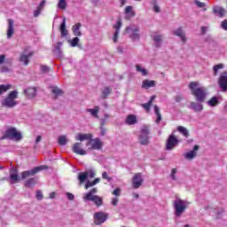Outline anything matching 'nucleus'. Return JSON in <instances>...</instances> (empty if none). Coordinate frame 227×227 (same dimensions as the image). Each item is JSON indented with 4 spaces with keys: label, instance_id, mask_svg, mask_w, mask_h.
<instances>
[{
    "label": "nucleus",
    "instance_id": "nucleus-1",
    "mask_svg": "<svg viewBox=\"0 0 227 227\" xmlns=\"http://www.w3.org/2000/svg\"><path fill=\"white\" fill-rule=\"evenodd\" d=\"M199 83L197 82H192L189 85L192 90V95L195 97L197 102H205L207 98V89L205 87H198Z\"/></svg>",
    "mask_w": 227,
    "mask_h": 227
},
{
    "label": "nucleus",
    "instance_id": "nucleus-2",
    "mask_svg": "<svg viewBox=\"0 0 227 227\" xmlns=\"http://www.w3.org/2000/svg\"><path fill=\"white\" fill-rule=\"evenodd\" d=\"M97 192H98V189L92 188L89 192L83 194V201H92L96 207H102L104 205V198L96 195Z\"/></svg>",
    "mask_w": 227,
    "mask_h": 227
},
{
    "label": "nucleus",
    "instance_id": "nucleus-3",
    "mask_svg": "<svg viewBox=\"0 0 227 227\" xmlns=\"http://www.w3.org/2000/svg\"><path fill=\"white\" fill-rule=\"evenodd\" d=\"M150 134L151 129L150 126L144 125L140 128V131L138 134V143L142 146H148L150 145Z\"/></svg>",
    "mask_w": 227,
    "mask_h": 227
},
{
    "label": "nucleus",
    "instance_id": "nucleus-4",
    "mask_svg": "<svg viewBox=\"0 0 227 227\" xmlns=\"http://www.w3.org/2000/svg\"><path fill=\"white\" fill-rule=\"evenodd\" d=\"M19 98V92L17 90L11 91L7 97L2 100L1 104L3 107H8L9 109H12L15 107V106H18L19 101L15 100Z\"/></svg>",
    "mask_w": 227,
    "mask_h": 227
},
{
    "label": "nucleus",
    "instance_id": "nucleus-5",
    "mask_svg": "<svg viewBox=\"0 0 227 227\" xmlns=\"http://www.w3.org/2000/svg\"><path fill=\"white\" fill-rule=\"evenodd\" d=\"M2 140L11 139L12 141H21L22 133L17 130V128L8 127L4 133V136L1 137Z\"/></svg>",
    "mask_w": 227,
    "mask_h": 227
},
{
    "label": "nucleus",
    "instance_id": "nucleus-6",
    "mask_svg": "<svg viewBox=\"0 0 227 227\" xmlns=\"http://www.w3.org/2000/svg\"><path fill=\"white\" fill-rule=\"evenodd\" d=\"M174 208H175V214L176 215V217H180L182 215V214L184 212H185V210H187V208L189 207V205H191V203H189V201L187 200H183L181 199H176L174 200Z\"/></svg>",
    "mask_w": 227,
    "mask_h": 227
},
{
    "label": "nucleus",
    "instance_id": "nucleus-7",
    "mask_svg": "<svg viewBox=\"0 0 227 227\" xmlns=\"http://www.w3.org/2000/svg\"><path fill=\"white\" fill-rule=\"evenodd\" d=\"M125 34L128 35L133 42H137L140 38L139 27H137V25H130L126 27Z\"/></svg>",
    "mask_w": 227,
    "mask_h": 227
},
{
    "label": "nucleus",
    "instance_id": "nucleus-8",
    "mask_svg": "<svg viewBox=\"0 0 227 227\" xmlns=\"http://www.w3.org/2000/svg\"><path fill=\"white\" fill-rule=\"evenodd\" d=\"M49 168L45 165H42L39 167H35V168L31 170H26L21 172V177L20 180H26V178H28V176H35L36 173H40V171H43L45 169H48Z\"/></svg>",
    "mask_w": 227,
    "mask_h": 227
},
{
    "label": "nucleus",
    "instance_id": "nucleus-9",
    "mask_svg": "<svg viewBox=\"0 0 227 227\" xmlns=\"http://www.w3.org/2000/svg\"><path fill=\"white\" fill-rule=\"evenodd\" d=\"M108 217L109 215L107 213L96 212L94 214V223L97 224V226H100V224H104V223L107 221Z\"/></svg>",
    "mask_w": 227,
    "mask_h": 227
},
{
    "label": "nucleus",
    "instance_id": "nucleus-10",
    "mask_svg": "<svg viewBox=\"0 0 227 227\" xmlns=\"http://www.w3.org/2000/svg\"><path fill=\"white\" fill-rule=\"evenodd\" d=\"M90 145L89 150H100L104 146V143H102L100 138H90V141L86 144V146Z\"/></svg>",
    "mask_w": 227,
    "mask_h": 227
},
{
    "label": "nucleus",
    "instance_id": "nucleus-11",
    "mask_svg": "<svg viewBox=\"0 0 227 227\" xmlns=\"http://www.w3.org/2000/svg\"><path fill=\"white\" fill-rule=\"evenodd\" d=\"M178 143H180V140H178V138H176L175 135H170L166 143V150H173V148L178 146Z\"/></svg>",
    "mask_w": 227,
    "mask_h": 227
},
{
    "label": "nucleus",
    "instance_id": "nucleus-12",
    "mask_svg": "<svg viewBox=\"0 0 227 227\" xmlns=\"http://www.w3.org/2000/svg\"><path fill=\"white\" fill-rule=\"evenodd\" d=\"M143 182H145L143 175H141V173L135 174L132 178L133 189H139V187L143 185Z\"/></svg>",
    "mask_w": 227,
    "mask_h": 227
},
{
    "label": "nucleus",
    "instance_id": "nucleus-13",
    "mask_svg": "<svg viewBox=\"0 0 227 227\" xmlns=\"http://www.w3.org/2000/svg\"><path fill=\"white\" fill-rule=\"evenodd\" d=\"M218 84L222 91H227V71L221 74L218 79Z\"/></svg>",
    "mask_w": 227,
    "mask_h": 227
},
{
    "label": "nucleus",
    "instance_id": "nucleus-14",
    "mask_svg": "<svg viewBox=\"0 0 227 227\" xmlns=\"http://www.w3.org/2000/svg\"><path fill=\"white\" fill-rule=\"evenodd\" d=\"M172 33L175 36H178L183 43H187V35L182 27L173 30Z\"/></svg>",
    "mask_w": 227,
    "mask_h": 227
},
{
    "label": "nucleus",
    "instance_id": "nucleus-15",
    "mask_svg": "<svg viewBox=\"0 0 227 227\" xmlns=\"http://www.w3.org/2000/svg\"><path fill=\"white\" fill-rule=\"evenodd\" d=\"M72 150L74 153H76V155H86L88 153L82 149V143H74Z\"/></svg>",
    "mask_w": 227,
    "mask_h": 227
},
{
    "label": "nucleus",
    "instance_id": "nucleus-16",
    "mask_svg": "<svg viewBox=\"0 0 227 227\" xmlns=\"http://www.w3.org/2000/svg\"><path fill=\"white\" fill-rule=\"evenodd\" d=\"M121 20H117V22L114 25V28L115 29V32L114 34V43H116L118 42V36H120V29H121Z\"/></svg>",
    "mask_w": 227,
    "mask_h": 227
},
{
    "label": "nucleus",
    "instance_id": "nucleus-17",
    "mask_svg": "<svg viewBox=\"0 0 227 227\" xmlns=\"http://www.w3.org/2000/svg\"><path fill=\"white\" fill-rule=\"evenodd\" d=\"M198 150H200V146L194 145L193 150L184 153V159L192 160V159H195L196 155H198Z\"/></svg>",
    "mask_w": 227,
    "mask_h": 227
},
{
    "label": "nucleus",
    "instance_id": "nucleus-18",
    "mask_svg": "<svg viewBox=\"0 0 227 227\" xmlns=\"http://www.w3.org/2000/svg\"><path fill=\"white\" fill-rule=\"evenodd\" d=\"M59 31L61 38H65V36L68 35V30H67V18L65 17L63 18L62 23L60 24Z\"/></svg>",
    "mask_w": 227,
    "mask_h": 227
},
{
    "label": "nucleus",
    "instance_id": "nucleus-19",
    "mask_svg": "<svg viewBox=\"0 0 227 227\" xmlns=\"http://www.w3.org/2000/svg\"><path fill=\"white\" fill-rule=\"evenodd\" d=\"M202 102H190V109H192V111H194L195 113H201V111H203V104H201Z\"/></svg>",
    "mask_w": 227,
    "mask_h": 227
},
{
    "label": "nucleus",
    "instance_id": "nucleus-20",
    "mask_svg": "<svg viewBox=\"0 0 227 227\" xmlns=\"http://www.w3.org/2000/svg\"><path fill=\"white\" fill-rule=\"evenodd\" d=\"M15 33V29L13 28V20L10 19L8 20V27H7V38L10 40L12 36H13V34Z\"/></svg>",
    "mask_w": 227,
    "mask_h": 227
},
{
    "label": "nucleus",
    "instance_id": "nucleus-21",
    "mask_svg": "<svg viewBox=\"0 0 227 227\" xmlns=\"http://www.w3.org/2000/svg\"><path fill=\"white\" fill-rule=\"evenodd\" d=\"M34 54H35V52H33V51H30L27 54L22 53L20 58V63H23L26 66L29 65V58H31Z\"/></svg>",
    "mask_w": 227,
    "mask_h": 227
},
{
    "label": "nucleus",
    "instance_id": "nucleus-22",
    "mask_svg": "<svg viewBox=\"0 0 227 227\" xmlns=\"http://www.w3.org/2000/svg\"><path fill=\"white\" fill-rule=\"evenodd\" d=\"M93 137V135L91 134H82V133H78L76 136H75V140L76 141H90V139Z\"/></svg>",
    "mask_w": 227,
    "mask_h": 227
},
{
    "label": "nucleus",
    "instance_id": "nucleus-23",
    "mask_svg": "<svg viewBox=\"0 0 227 227\" xmlns=\"http://www.w3.org/2000/svg\"><path fill=\"white\" fill-rule=\"evenodd\" d=\"M213 13L218 17H224L226 15V10L219 5L213 7Z\"/></svg>",
    "mask_w": 227,
    "mask_h": 227
},
{
    "label": "nucleus",
    "instance_id": "nucleus-24",
    "mask_svg": "<svg viewBox=\"0 0 227 227\" xmlns=\"http://www.w3.org/2000/svg\"><path fill=\"white\" fill-rule=\"evenodd\" d=\"M86 113H90V116L93 118H98V113H100V107L98 106H94V108H87Z\"/></svg>",
    "mask_w": 227,
    "mask_h": 227
},
{
    "label": "nucleus",
    "instance_id": "nucleus-25",
    "mask_svg": "<svg viewBox=\"0 0 227 227\" xmlns=\"http://www.w3.org/2000/svg\"><path fill=\"white\" fill-rule=\"evenodd\" d=\"M155 81L153 80H144L142 82V88L144 90H150V88H155Z\"/></svg>",
    "mask_w": 227,
    "mask_h": 227
},
{
    "label": "nucleus",
    "instance_id": "nucleus-26",
    "mask_svg": "<svg viewBox=\"0 0 227 227\" xmlns=\"http://www.w3.org/2000/svg\"><path fill=\"white\" fill-rule=\"evenodd\" d=\"M124 13L127 15V19H132V17H136V12H134V7L131 5H128L125 8Z\"/></svg>",
    "mask_w": 227,
    "mask_h": 227
},
{
    "label": "nucleus",
    "instance_id": "nucleus-27",
    "mask_svg": "<svg viewBox=\"0 0 227 227\" xmlns=\"http://www.w3.org/2000/svg\"><path fill=\"white\" fill-rule=\"evenodd\" d=\"M25 94L28 98H35L36 97V89L35 88H28L25 90Z\"/></svg>",
    "mask_w": 227,
    "mask_h": 227
},
{
    "label": "nucleus",
    "instance_id": "nucleus-28",
    "mask_svg": "<svg viewBox=\"0 0 227 227\" xmlns=\"http://www.w3.org/2000/svg\"><path fill=\"white\" fill-rule=\"evenodd\" d=\"M81 23H77L72 27L73 34L74 36H81L82 34L81 33Z\"/></svg>",
    "mask_w": 227,
    "mask_h": 227
},
{
    "label": "nucleus",
    "instance_id": "nucleus-29",
    "mask_svg": "<svg viewBox=\"0 0 227 227\" xmlns=\"http://www.w3.org/2000/svg\"><path fill=\"white\" fill-rule=\"evenodd\" d=\"M126 123L127 125H136V123H137V118L136 115H129L126 118Z\"/></svg>",
    "mask_w": 227,
    "mask_h": 227
},
{
    "label": "nucleus",
    "instance_id": "nucleus-30",
    "mask_svg": "<svg viewBox=\"0 0 227 227\" xmlns=\"http://www.w3.org/2000/svg\"><path fill=\"white\" fill-rule=\"evenodd\" d=\"M78 180L80 182V184H84V182H86V180H88V173L85 172H80L78 174Z\"/></svg>",
    "mask_w": 227,
    "mask_h": 227
},
{
    "label": "nucleus",
    "instance_id": "nucleus-31",
    "mask_svg": "<svg viewBox=\"0 0 227 227\" xmlns=\"http://www.w3.org/2000/svg\"><path fill=\"white\" fill-rule=\"evenodd\" d=\"M154 113L157 116L156 123L159 125L162 120V114H160V110L159 109L158 106H154Z\"/></svg>",
    "mask_w": 227,
    "mask_h": 227
},
{
    "label": "nucleus",
    "instance_id": "nucleus-32",
    "mask_svg": "<svg viewBox=\"0 0 227 227\" xmlns=\"http://www.w3.org/2000/svg\"><path fill=\"white\" fill-rule=\"evenodd\" d=\"M113 90L109 87H105L104 90H102V95H101V98H107V97H109V95H111Z\"/></svg>",
    "mask_w": 227,
    "mask_h": 227
},
{
    "label": "nucleus",
    "instance_id": "nucleus-33",
    "mask_svg": "<svg viewBox=\"0 0 227 227\" xmlns=\"http://www.w3.org/2000/svg\"><path fill=\"white\" fill-rule=\"evenodd\" d=\"M178 132L182 134L184 137H189V129L184 126L177 127Z\"/></svg>",
    "mask_w": 227,
    "mask_h": 227
},
{
    "label": "nucleus",
    "instance_id": "nucleus-34",
    "mask_svg": "<svg viewBox=\"0 0 227 227\" xmlns=\"http://www.w3.org/2000/svg\"><path fill=\"white\" fill-rule=\"evenodd\" d=\"M35 184H36V177H32V178L27 179L25 182V187L31 188V187L35 186Z\"/></svg>",
    "mask_w": 227,
    "mask_h": 227
},
{
    "label": "nucleus",
    "instance_id": "nucleus-35",
    "mask_svg": "<svg viewBox=\"0 0 227 227\" xmlns=\"http://www.w3.org/2000/svg\"><path fill=\"white\" fill-rule=\"evenodd\" d=\"M153 100H155V96H152L148 103L142 104V107H144L145 111H150V108L152 107V104L153 103Z\"/></svg>",
    "mask_w": 227,
    "mask_h": 227
},
{
    "label": "nucleus",
    "instance_id": "nucleus-36",
    "mask_svg": "<svg viewBox=\"0 0 227 227\" xmlns=\"http://www.w3.org/2000/svg\"><path fill=\"white\" fill-rule=\"evenodd\" d=\"M219 104V98L217 97H213L210 100L207 101V106L210 107H215Z\"/></svg>",
    "mask_w": 227,
    "mask_h": 227
},
{
    "label": "nucleus",
    "instance_id": "nucleus-37",
    "mask_svg": "<svg viewBox=\"0 0 227 227\" xmlns=\"http://www.w3.org/2000/svg\"><path fill=\"white\" fill-rule=\"evenodd\" d=\"M137 72H139L142 75L146 76L148 75V70L141 67L140 65L136 66Z\"/></svg>",
    "mask_w": 227,
    "mask_h": 227
},
{
    "label": "nucleus",
    "instance_id": "nucleus-38",
    "mask_svg": "<svg viewBox=\"0 0 227 227\" xmlns=\"http://www.w3.org/2000/svg\"><path fill=\"white\" fill-rule=\"evenodd\" d=\"M51 93H53V95H55V98L61 97V95H63V90L58 87H54L51 90Z\"/></svg>",
    "mask_w": 227,
    "mask_h": 227
},
{
    "label": "nucleus",
    "instance_id": "nucleus-39",
    "mask_svg": "<svg viewBox=\"0 0 227 227\" xmlns=\"http://www.w3.org/2000/svg\"><path fill=\"white\" fill-rule=\"evenodd\" d=\"M58 143L61 146H65V145H67V143H68V139L67 138V136L62 135V136L59 137Z\"/></svg>",
    "mask_w": 227,
    "mask_h": 227
},
{
    "label": "nucleus",
    "instance_id": "nucleus-40",
    "mask_svg": "<svg viewBox=\"0 0 227 227\" xmlns=\"http://www.w3.org/2000/svg\"><path fill=\"white\" fill-rule=\"evenodd\" d=\"M223 68H224V65L223 64L215 65L214 67H213L214 75H217V74H219V70H223Z\"/></svg>",
    "mask_w": 227,
    "mask_h": 227
},
{
    "label": "nucleus",
    "instance_id": "nucleus-41",
    "mask_svg": "<svg viewBox=\"0 0 227 227\" xmlns=\"http://www.w3.org/2000/svg\"><path fill=\"white\" fill-rule=\"evenodd\" d=\"M153 40L155 42L156 47H160V43H162V35H155Z\"/></svg>",
    "mask_w": 227,
    "mask_h": 227
},
{
    "label": "nucleus",
    "instance_id": "nucleus-42",
    "mask_svg": "<svg viewBox=\"0 0 227 227\" xmlns=\"http://www.w3.org/2000/svg\"><path fill=\"white\" fill-rule=\"evenodd\" d=\"M58 8L59 10H67V0H59Z\"/></svg>",
    "mask_w": 227,
    "mask_h": 227
},
{
    "label": "nucleus",
    "instance_id": "nucleus-43",
    "mask_svg": "<svg viewBox=\"0 0 227 227\" xmlns=\"http://www.w3.org/2000/svg\"><path fill=\"white\" fill-rule=\"evenodd\" d=\"M10 88H11L10 85H4V84L0 85V95H3V93H6V91L10 90Z\"/></svg>",
    "mask_w": 227,
    "mask_h": 227
},
{
    "label": "nucleus",
    "instance_id": "nucleus-44",
    "mask_svg": "<svg viewBox=\"0 0 227 227\" xmlns=\"http://www.w3.org/2000/svg\"><path fill=\"white\" fill-rule=\"evenodd\" d=\"M79 42H80L79 37H74L71 41H69V43L71 47H77Z\"/></svg>",
    "mask_w": 227,
    "mask_h": 227
},
{
    "label": "nucleus",
    "instance_id": "nucleus-45",
    "mask_svg": "<svg viewBox=\"0 0 227 227\" xmlns=\"http://www.w3.org/2000/svg\"><path fill=\"white\" fill-rule=\"evenodd\" d=\"M10 179L12 181V184H17V182H19V180H20V177L19 176V174L10 175Z\"/></svg>",
    "mask_w": 227,
    "mask_h": 227
},
{
    "label": "nucleus",
    "instance_id": "nucleus-46",
    "mask_svg": "<svg viewBox=\"0 0 227 227\" xmlns=\"http://www.w3.org/2000/svg\"><path fill=\"white\" fill-rule=\"evenodd\" d=\"M50 71H51V67H47L45 65H42L41 66V72L43 74H49Z\"/></svg>",
    "mask_w": 227,
    "mask_h": 227
},
{
    "label": "nucleus",
    "instance_id": "nucleus-47",
    "mask_svg": "<svg viewBox=\"0 0 227 227\" xmlns=\"http://www.w3.org/2000/svg\"><path fill=\"white\" fill-rule=\"evenodd\" d=\"M86 173H87V176H90V178H95V175H96L95 170L90 168L87 170Z\"/></svg>",
    "mask_w": 227,
    "mask_h": 227
},
{
    "label": "nucleus",
    "instance_id": "nucleus-48",
    "mask_svg": "<svg viewBox=\"0 0 227 227\" xmlns=\"http://www.w3.org/2000/svg\"><path fill=\"white\" fill-rule=\"evenodd\" d=\"M194 4H196V6H198V8H205L206 4L203 2H200L199 0H195Z\"/></svg>",
    "mask_w": 227,
    "mask_h": 227
},
{
    "label": "nucleus",
    "instance_id": "nucleus-49",
    "mask_svg": "<svg viewBox=\"0 0 227 227\" xmlns=\"http://www.w3.org/2000/svg\"><path fill=\"white\" fill-rule=\"evenodd\" d=\"M176 173H177L176 168H172L171 174H170L172 180H176Z\"/></svg>",
    "mask_w": 227,
    "mask_h": 227
},
{
    "label": "nucleus",
    "instance_id": "nucleus-50",
    "mask_svg": "<svg viewBox=\"0 0 227 227\" xmlns=\"http://www.w3.org/2000/svg\"><path fill=\"white\" fill-rule=\"evenodd\" d=\"M102 178L104 180H107V182H111L112 178L107 175V172L102 173Z\"/></svg>",
    "mask_w": 227,
    "mask_h": 227
},
{
    "label": "nucleus",
    "instance_id": "nucleus-51",
    "mask_svg": "<svg viewBox=\"0 0 227 227\" xmlns=\"http://www.w3.org/2000/svg\"><path fill=\"white\" fill-rule=\"evenodd\" d=\"M95 183L94 181H88L85 184V189H90V187H94Z\"/></svg>",
    "mask_w": 227,
    "mask_h": 227
},
{
    "label": "nucleus",
    "instance_id": "nucleus-52",
    "mask_svg": "<svg viewBox=\"0 0 227 227\" xmlns=\"http://www.w3.org/2000/svg\"><path fill=\"white\" fill-rule=\"evenodd\" d=\"M221 27L222 29H224V31H227V20H224L223 21H222Z\"/></svg>",
    "mask_w": 227,
    "mask_h": 227
},
{
    "label": "nucleus",
    "instance_id": "nucleus-53",
    "mask_svg": "<svg viewBox=\"0 0 227 227\" xmlns=\"http://www.w3.org/2000/svg\"><path fill=\"white\" fill-rule=\"evenodd\" d=\"M55 54L58 58H63V51L61 50H55Z\"/></svg>",
    "mask_w": 227,
    "mask_h": 227
},
{
    "label": "nucleus",
    "instance_id": "nucleus-54",
    "mask_svg": "<svg viewBox=\"0 0 227 227\" xmlns=\"http://www.w3.org/2000/svg\"><path fill=\"white\" fill-rule=\"evenodd\" d=\"M121 192V190L120 188H116L114 192H113V194L114 196H120Z\"/></svg>",
    "mask_w": 227,
    "mask_h": 227
},
{
    "label": "nucleus",
    "instance_id": "nucleus-55",
    "mask_svg": "<svg viewBox=\"0 0 227 227\" xmlns=\"http://www.w3.org/2000/svg\"><path fill=\"white\" fill-rule=\"evenodd\" d=\"M175 100H176V102L180 103L181 100H184V96L177 95L175 97Z\"/></svg>",
    "mask_w": 227,
    "mask_h": 227
},
{
    "label": "nucleus",
    "instance_id": "nucleus-56",
    "mask_svg": "<svg viewBox=\"0 0 227 227\" xmlns=\"http://www.w3.org/2000/svg\"><path fill=\"white\" fill-rule=\"evenodd\" d=\"M118 201H120V200L116 197L112 199V205H114V207H116V205H118Z\"/></svg>",
    "mask_w": 227,
    "mask_h": 227
},
{
    "label": "nucleus",
    "instance_id": "nucleus-57",
    "mask_svg": "<svg viewBox=\"0 0 227 227\" xmlns=\"http://www.w3.org/2000/svg\"><path fill=\"white\" fill-rule=\"evenodd\" d=\"M67 199L70 200V201H74L75 196H74V194L70 193V192H67Z\"/></svg>",
    "mask_w": 227,
    "mask_h": 227
},
{
    "label": "nucleus",
    "instance_id": "nucleus-58",
    "mask_svg": "<svg viewBox=\"0 0 227 227\" xmlns=\"http://www.w3.org/2000/svg\"><path fill=\"white\" fill-rule=\"evenodd\" d=\"M208 31V27H200V33L201 35H205Z\"/></svg>",
    "mask_w": 227,
    "mask_h": 227
},
{
    "label": "nucleus",
    "instance_id": "nucleus-59",
    "mask_svg": "<svg viewBox=\"0 0 227 227\" xmlns=\"http://www.w3.org/2000/svg\"><path fill=\"white\" fill-rule=\"evenodd\" d=\"M153 11L156 13H159L160 12V8L159 7V5H157V4H155V2H154V5H153Z\"/></svg>",
    "mask_w": 227,
    "mask_h": 227
},
{
    "label": "nucleus",
    "instance_id": "nucleus-60",
    "mask_svg": "<svg viewBox=\"0 0 227 227\" xmlns=\"http://www.w3.org/2000/svg\"><path fill=\"white\" fill-rule=\"evenodd\" d=\"M36 198H37V200H42L43 198V194L42 193L41 191H37Z\"/></svg>",
    "mask_w": 227,
    "mask_h": 227
},
{
    "label": "nucleus",
    "instance_id": "nucleus-61",
    "mask_svg": "<svg viewBox=\"0 0 227 227\" xmlns=\"http://www.w3.org/2000/svg\"><path fill=\"white\" fill-rule=\"evenodd\" d=\"M42 13V10L37 7V9L34 12V17H38Z\"/></svg>",
    "mask_w": 227,
    "mask_h": 227
},
{
    "label": "nucleus",
    "instance_id": "nucleus-62",
    "mask_svg": "<svg viewBox=\"0 0 227 227\" xmlns=\"http://www.w3.org/2000/svg\"><path fill=\"white\" fill-rule=\"evenodd\" d=\"M45 0H43L40 4H39V5H38V7L37 8H39V10H43V7L45 6Z\"/></svg>",
    "mask_w": 227,
    "mask_h": 227
},
{
    "label": "nucleus",
    "instance_id": "nucleus-63",
    "mask_svg": "<svg viewBox=\"0 0 227 227\" xmlns=\"http://www.w3.org/2000/svg\"><path fill=\"white\" fill-rule=\"evenodd\" d=\"M4 59H6V55H0V65H3V63H4Z\"/></svg>",
    "mask_w": 227,
    "mask_h": 227
},
{
    "label": "nucleus",
    "instance_id": "nucleus-64",
    "mask_svg": "<svg viewBox=\"0 0 227 227\" xmlns=\"http://www.w3.org/2000/svg\"><path fill=\"white\" fill-rule=\"evenodd\" d=\"M10 175H19V171L17 170V168H12L10 171Z\"/></svg>",
    "mask_w": 227,
    "mask_h": 227
}]
</instances>
